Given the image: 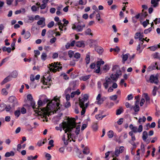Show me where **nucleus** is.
I'll return each mask as SVG.
<instances>
[{
	"mask_svg": "<svg viewBox=\"0 0 160 160\" xmlns=\"http://www.w3.org/2000/svg\"><path fill=\"white\" fill-rule=\"evenodd\" d=\"M59 99L57 97H54L53 99L49 102L47 105L46 108H43L40 110L39 109L38 111V114L41 116L42 118H45V121H48V118L47 115L48 112L52 111L56 112L60 109Z\"/></svg>",
	"mask_w": 160,
	"mask_h": 160,
	"instance_id": "f257e3e1",
	"label": "nucleus"
},
{
	"mask_svg": "<svg viewBox=\"0 0 160 160\" xmlns=\"http://www.w3.org/2000/svg\"><path fill=\"white\" fill-rule=\"evenodd\" d=\"M67 132L69 133L67 134V138H66L65 135H64L62 138V140L64 141L65 145H67L68 142H71L70 138L71 136L75 135H78L79 133L80 132V126H76L75 122V119H72L69 120V124Z\"/></svg>",
	"mask_w": 160,
	"mask_h": 160,
	"instance_id": "f03ea898",
	"label": "nucleus"
},
{
	"mask_svg": "<svg viewBox=\"0 0 160 160\" xmlns=\"http://www.w3.org/2000/svg\"><path fill=\"white\" fill-rule=\"evenodd\" d=\"M113 71L115 73L112 74L110 77L111 79L112 80L116 81L119 76L121 75V72L117 66H115L112 68Z\"/></svg>",
	"mask_w": 160,
	"mask_h": 160,
	"instance_id": "7ed1b4c3",
	"label": "nucleus"
},
{
	"mask_svg": "<svg viewBox=\"0 0 160 160\" xmlns=\"http://www.w3.org/2000/svg\"><path fill=\"white\" fill-rule=\"evenodd\" d=\"M49 67L50 71L53 72H56L57 71H59L62 68V67L60 66V63L57 62L54 63H52L49 64Z\"/></svg>",
	"mask_w": 160,
	"mask_h": 160,
	"instance_id": "20e7f679",
	"label": "nucleus"
},
{
	"mask_svg": "<svg viewBox=\"0 0 160 160\" xmlns=\"http://www.w3.org/2000/svg\"><path fill=\"white\" fill-rule=\"evenodd\" d=\"M43 78V79L41 81V82L44 84L49 85V86L48 87L49 88V86L51 85V77L49 74L48 73L44 75Z\"/></svg>",
	"mask_w": 160,
	"mask_h": 160,
	"instance_id": "39448f33",
	"label": "nucleus"
},
{
	"mask_svg": "<svg viewBox=\"0 0 160 160\" xmlns=\"http://www.w3.org/2000/svg\"><path fill=\"white\" fill-rule=\"evenodd\" d=\"M18 75V72L16 71H13L11 74V76H9L5 78L1 82V84L3 85L7 82L10 81L11 79V77L15 78Z\"/></svg>",
	"mask_w": 160,
	"mask_h": 160,
	"instance_id": "423d86ee",
	"label": "nucleus"
},
{
	"mask_svg": "<svg viewBox=\"0 0 160 160\" xmlns=\"http://www.w3.org/2000/svg\"><path fill=\"white\" fill-rule=\"evenodd\" d=\"M124 150V147L123 146H120L115 148L114 152H111L112 155V157L115 156L116 157H118L119 154L123 152Z\"/></svg>",
	"mask_w": 160,
	"mask_h": 160,
	"instance_id": "0eeeda50",
	"label": "nucleus"
},
{
	"mask_svg": "<svg viewBox=\"0 0 160 160\" xmlns=\"http://www.w3.org/2000/svg\"><path fill=\"white\" fill-rule=\"evenodd\" d=\"M129 127L134 133L141 132L142 131V126L141 125H139L138 128L134 126L132 124H130Z\"/></svg>",
	"mask_w": 160,
	"mask_h": 160,
	"instance_id": "6e6552de",
	"label": "nucleus"
},
{
	"mask_svg": "<svg viewBox=\"0 0 160 160\" xmlns=\"http://www.w3.org/2000/svg\"><path fill=\"white\" fill-rule=\"evenodd\" d=\"M88 95L87 94H85L83 95L82 98L79 99V106L80 107H85V104H84L85 102L87 101L88 98Z\"/></svg>",
	"mask_w": 160,
	"mask_h": 160,
	"instance_id": "1a4fd4ad",
	"label": "nucleus"
},
{
	"mask_svg": "<svg viewBox=\"0 0 160 160\" xmlns=\"http://www.w3.org/2000/svg\"><path fill=\"white\" fill-rule=\"evenodd\" d=\"M85 27V24H83L82 25H81L79 24H73L72 26V28L73 29L75 30L77 32H80L82 31L83 28Z\"/></svg>",
	"mask_w": 160,
	"mask_h": 160,
	"instance_id": "9d476101",
	"label": "nucleus"
},
{
	"mask_svg": "<svg viewBox=\"0 0 160 160\" xmlns=\"http://www.w3.org/2000/svg\"><path fill=\"white\" fill-rule=\"evenodd\" d=\"M101 97L102 95L101 94L99 93L98 95L96 98L97 101L96 102L97 104L100 105L102 104L103 101L106 100V98L105 97Z\"/></svg>",
	"mask_w": 160,
	"mask_h": 160,
	"instance_id": "9b49d317",
	"label": "nucleus"
},
{
	"mask_svg": "<svg viewBox=\"0 0 160 160\" xmlns=\"http://www.w3.org/2000/svg\"><path fill=\"white\" fill-rule=\"evenodd\" d=\"M147 82L157 84L158 82V80L157 77L152 75L150 77L149 80H147Z\"/></svg>",
	"mask_w": 160,
	"mask_h": 160,
	"instance_id": "f8f14e48",
	"label": "nucleus"
},
{
	"mask_svg": "<svg viewBox=\"0 0 160 160\" xmlns=\"http://www.w3.org/2000/svg\"><path fill=\"white\" fill-rule=\"evenodd\" d=\"M69 124V120L68 121L67 123L66 122H63L59 124V127L62 128L63 130L64 131L65 133L67 132L68 128V126Z\"/></svg>",
	"mask_w": 160,
	"mask_h": 160,
	"instance_id": "ddd939ff",
	"label": "nucleus"
},
{
	"mask_svg": "<svg viewBox=\"0 0 160 160\" xmlns=\"http://www.w3.org/2000/svg\"><path fill=\"white\" fill-rule=\"evenodd\" d=\"M112 81L110 78H106L105 82L103 83V85L106 89L108 88V86L112 83Z\"/></svg>",
	"mask_w": 160,
	"mask_h": 160,
	"instance_id": "4468645a",
	"label": "nucleus"
},
{
	"mask_svg": "<svg viewBox=\"0 0 160 160\" xmlns=\"http://www.w3.org/2000/svg\"><path fill=\"white\" fill-rule=\"evenodd\" d=\"M75 87L76 85L74 83H72L70 84L69 87L65 91V93L66 94L67 93L69 94V93L71 92L72 90H73L75 89Z\"/></svg>",
	"mask_w": 160,
	"mask_h": 160,
	"instance_id": "2eb2a0df",
	"label": "nucleus"
},
{
	"mask_svg": "<svg viewBox=\"0 0 160 160\" xmlns=\"http://www.w3.org/2000/svg\"><path fill=\"white\" fill-rule=\"evenodd\" d=\"M143 37L142 33H141L140 32H137L135 34L134 38L136 39H138L139 41L142 42L141 44H142L143 42V40H145L144 38H143Z\"/></svg>",
	"mask_w": 160,
	"mask_h": 160,
	"instance_id": "dca6fc26",
	"label": "nucleus"
},
{
	"mask_svg": "<svg viewBox=\"0 0 160 160\" xmlns=\"http://www.w3.org/2000/svg\"><path fill=\"white\" fill-rule=\"evenodd\" d=\"M104 62L103 61L101 60L98 61L97 62L96 67L97 69L96 70L95 72L97 73H99L100 70V67L101 65H103L104 64Z\"/></svg>",
	"mask_w": 160,
	"mask_h": 160,
	"instance_id": "f3484780",
	"label": "nucleus"
},
{
	"mask_svg": "<svg viewBox=\"0 0 160 160\" xmlns=\"http://www.w3.org/2000/svg\"><path fill=\"white\" fill-rule=\"evenodd\" d=\"M8 100L10 102L13 103L14 106L18 104L17 99L14 96L10 97L8 98Z\"/></svg>",
	"mask_w": 160,
	"mask_h": 160,
	"instance_id": "a211bd4d",
	"label": "nucleus"
},
{
	"mask_svg": "<svg viewBox=\"0 0 160 160\" xmlns=\"http://www.w3.org/2000/svg\"><path fill=\"white\" fill-rule=\"evenodd\" d=\"M157 65V62H155L152 63L150 66H149L148 68V71H151L152 70L156 69H158V66L156 67Z\"/></svg>",
	"mask_w": 160,
	"mask_h": 160,
	"instance_id": "6ab92c4d",
	"label": "nucleus"
},
{
	"mask_svg": "<svg viewBox=\"0 0 160 160\" xmlns=\"http://www.w3.org/2000/svg\"><path fill=\"white\" fill-rule=\"evenodd\" d=\"M142 98L145 99L146 101V104H148L150 103V98L149 97L148 93H143L142 95Z\"/></svg>",
	"mask_w": 160,
	"mask_h": 160,
	"instance_id": "aec40b11",
	"label": "nucleus"
},
{
	"mask_svg": "<svg viewBox=\"0 0 160 160\" xmlns=\"http://www.w3.org/2000/svg\"><path fill=\"white\" fill-rule=\"evenodd\" d=\"M31 102V106H32V107L34 109H36V110H34V111L36 113L38 114V111H37V110H38L39 109L40 110L41 109H42V108H38V107H37V105H35V103L34 101H32Z\"/></svg>",
	"mask_w": 160,
	"mask_h": 160,
	"instance_id": "412c9836",
	"label": "nucleus"
},
{
	"mask_svg": "<svg viewBox=\"0 0 160 160\" xmlns=\"http://www.w3.org/2000/svg\"><path fill=\"white\" fill-rule=\"evenodd\" d=\"M148 137V134L147 132L146 131H144L142 134V139L143 140L147 143H149V142L147 139Z\"/></svg>",
	"mask_w": 160,
	"mask_h": 160,
	"instance_id": "4be33fe9",
	"label": "nucleus"
},
{
	"mask_svg": "<svg viewBox=\"0 0 160 160\" xmlns=\"http://www.w3.org/2000/svg\"><path fill=\"white\" fill-rule=\"evenodd\" d=\"M76 45L78 47L84 48L85 46L84 42L83 41H79L76 42Z\"/></svg>",
	"mask_w": 160,
	"mask_h": 160,
	"instance_id": "5701e85b",
	"label": "nucleus"
},
{
	"mask_svg": "<svg viewBox=\"0 0 160 160\" xmlns=\"http://www.w3.org/2000/svg\"><path fill=\"white\" fill-rule=\"evenodd\" d=\"M139 101L136 100L135 102V106L133 107L132 109H133L135 112H138L139 110V107L138 105Z\"/></svg>",
	"mask_w": 160,
	"mask_h": 160,
	"instance_id": "b1692460",
	"label": "nucleus"
},
{
	"mask_svg": "<svg viewBox=\"0 0 160 160\" xmlns=\"http://www.w3.org/2000/svg\"><path fill=\"white\" fill-rule=\"evenodd\" d=\"M95 49L99 54H102L103 51L102 48L100 46H96Z\"/></svg>",
	"mask_w": 160,
	"mask_h": 160,
	"instance_id": "393cba45",
	"label": "nucleus"
},
{
	"mask_svg": "<svg viewBox=\"0 0 160 160\" xmlns=\"http://www.w3.org/2000/svg\"><path fill=\"white\" fill-rule=\"evenodd\" d=\"M129 54L128 53L122 55V61L123 63H124L129 58Z\"/></svg>",
	"mask_w": 160,
	"mask_h": 160,
	"instance_id": "a878e982",
	"label": "nucleus"
},
{
	"mask_svg": "<svg viewBox=\"0 0 160 160\" xmlns=\"http://www.w3.org/2000/svg\"><path fill=\"white\" fill-rule=\"evenodd\" d=\"M41 98V99L42 100L44 105L47 103L49 100L45 95H43L42 96Z\"/></svg>",
	"mask_w": 160,
	"mask_h": 160,
	"instance_id": "bb28decb",
	"label": "nucleus"
},
{
	"mask_svg": "<svg viewBox=\"0 0 160 160\" xmlns=\"http://www.w3.org/2000/svg\"><path fill=\"white\" fill-rule=\"evenodd\" d=\"M90 53L88 52L86 55V57L85 58V61L87 64H88L90 62Z\"/></svg>",
	"mask_w": 160,
	"mask_h": 160,
	"instance_id": "cd10ccee",
	"label": "nucleus"
},
{
	"mask_svg": "<svg viewBox=\"0 0 160 160\" xmlns=\"http://www.w3.org/2000/svg\"><path fill=\"white\" fill-rule=\"evenodd\" d=\"M90 75L82 76L79 79L80 80L86 81L88 79L90 78Z\"/></svg>",
	"mask_w": 160,
	"mask_h": 160,
	"instance_id": "c85d7f7f",
	"label": "nucleus"
},
{
	"mask_svg": "<svg viewBox=\"0 0 160 160\" xmlns=\"http://www.w3.org/2000/svg\"><path fill=\"white\" fill-rule=\"evenodd\" d=\"M87 3V0H79L78 1V4L80 5H85Z\"/></svg>",
	"mask_w": 160,
	"mask_h": 160,
	"instance_id": "c756f323",
	"label": "nucleus"
},
{
	"mask_svg": "<svg viewBox=\"0 0 160 160\" xmlns=\"http://www.w3.org/2000/svg\"><path fill=\"white\" fill-rule=\"evenodd\" d=\"M80 93V92L79 89L77 90L75 92H72L71 93V97L73 98L74 97L75 95H78Z\"/></svg>",
	"mask_w": 160,
	"mask_h": 160,
	"instance_id": "7c9ffc66",
	"label": "nucleus"
},
{
	"mask_svg": "<svg viewBox=\"0 0 160 160\" xmlns=\"http://www.w3.org/2000/svg\"><path fill=\"white\" fill-rule=\"evenodd\" d=\"M14 155V152L12 151H11L10 152H7L5 155L6 157H9L11 156H13Z\"/></svg>",
	"mask_w": 160,
	"mask_h": 160,
	"instance_id": "2f4dec72",
	"label": "nucleus"
},
{
	"mask_svg": "<svg viewBox=\"0 0 160 160\" xmlns=\"http://www.w3.org/2000/svg\"><path fill=\"white\" fill-rule=\"evenodd\" d=\"M107 135L109 138H112L114 136V132L110 130L107 132Z\"/></svg>",
	"mask_w": 160,
	"mask_h": 160,
	"instance_id": "473e14b6",
	"label": "nucleus"
},
{
	"mask_svg": "<svg viewBox=\"0 0 160 160\" xmlns=\"http://www.w3.org/2000/svg\"><path fill=\"white\" fill-rule=\"evenodd\" d=\"M158 88L156 86H154L153 87V89L152 90V95L155 96L156 95L157 93V91L158 90Z\"/></svg>",
	"mask_w": 160,
	"mask_h": 160,
	"instance_id": "72a5a7b5",
	"label": "nucleus"
},
{
	"mask_svg": "<svg viewBox=\"0 0 160 160\" xmlns=\"http://www.w3.org/2000/svg\"><path fill=\"white\" fill-rule=\"evenodd\" d=\"M83 153L85 154H88L90 153L89 149L87 147H85L83 150Z\"/></svg>",
	"mask_w": 160,
	"mask_h": 160,
	"instance_id": "f704fd0d",
	"label": "nucleus"
},
{
	"mask_svg": "<svg viewBox=\"0 0 160 160\" xmlns=\"http://www.w3.org/2000/svg\"><path fill=\"white\" fill-rule=\"evenodd\" d=\"M146 120V118L145 117L143 116L142 118H140L139 119L138 122L140 123L144 122Z\"/></svg>",
	"mask_w": 160,
	"mask_h": 160,
	"instance_id": "c9c22d12",
	"label": "nucleus"
},
{
	"mask_svg": "<svg viewBox=\"0 0 160 160\" xmlns=\"http://www.w3.org/2000/svg\"><path fill=\"white\" fill-rule=\"evenodd\" d=\"M45 19L44 18H42L41 20H39L37 24L39 25H41L43 24H45L44 21Z\"/></svg>",
	"mask_w": 160,
	"mask_h": 160,
	"instance_id": "e433bc0d",
	"label": "nucleus"
},
{
	"mask_svg": "<svg viewBox=\"0 0 160 160\" xmlns=\"http://www.w3.org/2000/svg\"><path fill=\"white\" fill-rule=\"evenodd\" d=\"M28 20L27 22L28 23H31L33 22L34 20V18L32 16H28Z\"/></svg>",
	"mask_w": 160,
	"mask_h": 160,
	"instance_id": "4c0bfd02",
	"label": "nucleus"
},
{
	"mask_svg": "<svg viewBox=\"0 0 160 160\" xmlns=\"http://www.w3.org/2000/svg\"><path fill=\"white\" fill-rule=\"evenodd\" d=\"M57 24L59 26V29L61 31H62L63 30L62 28L65 27L63 25V24L61 23V21H60V22H58Z\"/></svg>",
	"mask_w": 160,
	"mask_h": 160,
	"instance_id": "58836bf2",
	"label": "nucleus"
},
{
	"mask_svg": "<svg viewBox=\"0 0 160 160\" xmlns=\"http://www.w3.org/2000/svg\"><path fill=\"white\" fill-rule=\"evenodd\" d=\"M47 55L46 53L43 52L41 55V59L45 61L47 58Z\"/></svg>",
	"mask_w": 160,
	"mask_h": 160,
	"instance_id": "ea45409f",
	"label": "nucleus"
},
{
	"mask_svg": "<svg viewBox=\"0 0 160 160\" xmlns=\"http://www.w3.org/2000/svg\"><path fill=\"white\" fill-rule=\"evenodd\" d=\"M88 106V104L87 103L85 104V107H81L82 108V111L81 112V113L82 115L84 114L85 112V109Z\"/></svg>",
	"mask_w": 160,
	"mask_h": 160,
	"instance_id": "a19ab883",
	"label": "nucleus"
},
{
	"mask_svg": "<svg viewBox=\"0 0 160 160\" xmlns=\"http://www.w3.org/2000/svg\"><path fill=\"white\" fill-rule=\"evenodd\" d=\"M76 150L77 151V154L79 158H82L83 157V156L82 155L81 152L78 149L76 148Z\"/></svg>",
	"mask_w": 160,
	"mask_h": 160,
	"instance_id": "79ce46f5",
	"label": "nucleus"
},
{
	"mask_svg": "<svg viewBox=\"0 0 160 160\" xmlns=\"http://www.w3.org/2000/svg\"><path fill=\"white\" fill-rule=\"evenodd\" d=\"M30 36L31 34L30 32L28 31H27L25 32L24 38L25 39H27L30 37Z\"/></svg>",
	"mask_w": 160,
	"mask_h": 160,
	"instance_id": "37998d69",
	"label": "nucleus"
},
{
	"mask_svg": "<svg viewBox=\"0 0 160 160\" xmlns=\"http://www.w3.org/2000/svg\"><path fill=\"white\" fill-rule=\"evenodd\" d=\"M151 3L153 5L154 7H156L158 5V3L156 1V0H151Z\"/></svg>",
	"mask_w": 160,
	"mask_h": 160,
	"instance_id": "c03bdc74",
	"label": "nucleus"
},
{
	"mask_svg": "<svg viewBox=\"0 0 160 160\" xmlns=\"http://www.w3.org/2000/svg\"><path fill=\"white\" fill-rule=\"evenodd\" d=\"M109 69V66L108 65H105L102 68V70L103 71L106 72H107Z\"/></svg>",
	"mask_w": 160,
	"mask_h": 160,
	"instance_id": "a18cd8bd",
	"label": "nucleus"
},
{
	"mask_svg": "<svg viewBox=\"0 0 160 160\" xmlns=\"http://www.w3.org/2000/svg\"><path fill=\"white\" fill-rule=\"evenodd\" d=\"M38 106L37 107L38 108L43 106L44 105L42 102V100L41 99V98H40L39 100L38 101Z\"/></svg>",
	"mask_w": 160,
	"mask_h": 160,
	"instance_id": "49530a36",
	"label": "nucleus"
},
{
	"mask_svg": "<svg viewBox=\"0 0 160 160\" xmlns=\"http://www.w3.org/2000/svg\"><path fill=\"white\" fill-rule=\"evenodd\" d=\"M2 50L3 51H7L8 52L10 53L11 52V49L10 48L4 47L2 48Z\"/></svg>",
	"mask_w": 160,
	"mask_h": 160,
	"instance_id": "de8ad7c7",
	"label": "nucleus"
},
{
	"mask_svg": "<svg viewBox=\"0 0 160 160\" xmlns=\"http://www.w3.org/2000/svg\"><path fill=\"white\" fill-rule=\"evenodd\" d=\"M117 98L118 96L116 95L111 96L109 97L110 99L112 101H116Z\"/></svg>",
	"mask_w": 160,
	"mask_h": 160,
	"instance_id": "09e8293b",
	"label": "nucleus"
},
{
	"mask_svg": "<svg viewBox=\"0 0 160 160\" xmlns=\"http://www.w3.org/2000/svg\"><path fill=\"white\" fill-rule=\"evenodd\" d=\"M54 25V22L53 21H51L49 23L48 25V27L49 28L52 27Z\"/></svg>",
	"mask_w": 160,
	"mask_h": 160,
	"instance_id": "8fccbe9b",
	"label": "nucleus"
},
{
	"mask_svg": "<svg viewBox=\"0 0 160 160\" xmlns=\"http://www.w3.org/2000/svg\"><path fill=\"white\" fill-rule=\"evenodd\" d=\"M96 18L98 21H100L101 23H102L103 22V20L101 19L100 15L99 13H98L96 15Z\"/></svg>",
	"mask_w": 160,
	"mask_h": 160,
	"instance_id": "3c124183",
	"label": "nucleus"
},
{
	"mask_svg": "<svg viewBox=\"0 0 160 160\" xmlns=\"http://www.w3.org/2000/svg\"><path fill=\"white\" fill-rule=\"evenodd\" d=\"M149 48L150 49L151 51H154L157 49L158 47L157 45H156L149 47Z\"/></svg>",
	"mask_w": 160,
	"mask_h": 160,
	"instance_id": "603ef678",
	"label": "nucleus"
},
{
	"mask_svg": "<svg viewBox=\"0 0 160 160\" xmlns=\"http://www.w3.org/2000/svg\"><path fill=\"white\" fill-rule=\"evenodd\" d=\"M20 110H17L16 111L14 112V114L15 116L18 118L20 114Z\"/></svg>",
	"mask_w": 160,
	"mask_h": 160,
	"instance_id": "864d4df0",
	"label": "nucleus"
},
{
	"mask_svg": "<svg viewBox=\"0 0 160 160\" xmlns=\"http://www.w3.org/2000/svg\"><path fill=\"white\" fill-rule=\"evenodd\" d=\"M2 94L4 95H6L8 94V92L5 88H3L2 90Z\"/></svg>",
	"mask_w": 160,
	"mask_h": 160,
	"instance_id": "5fc2aeb1",
	"label": "nucleus"
},
{
	"mask_svg": "<svg viewBox=\"0 0 160 160\" xmlns=\"http://www.w3.org/2000/svg\"><path fill=\"white\" fill-rule=\"evenodd\" d=\"M5 105L4 104L0 105V112H1L5 110Z\"/></svg>",
	"mask_w": 160,
	"mask_h": 160,
	"instance_id": "6e6d98bb",
	"label": "nucleus"
},
{
	"mask_svg": "<svg viewBox=\"0 0 160 160\" xmlns=\"http://www.w3.org/2000/svg\"><path fill=\"white\" fill-rule=\"evenodd\" d=\"M125 106L127 108H129L131 110L132 109L133 106L130 105L128 102L125 103Z\"/></svg>",
	"mask_w": 160,
	"mask_h": 160,
	"instance_id": "4d7b16f0",
	"label": "nucleus"
},
{
	"mask_svg": "<svg viewBox=\"0 0 160 160\" xmlns=\"http://www.w3.org/2000/svg\"><path fill=\"white\" fill-rule=\"evenodd\" d=\"M153 57L154 58H159V53L158 52H155L152 55Z\"/></svg>",
	"mask_w": 160,
	"mask_h": 160,
	"instance_id": "13d9d810",
	"label": "nucleus"
},
{
	"mask_svg": "<svg viewBox=\"0 0 160 160\" xmlns=\"http://www.w3.org/2000/svg\"><path fill=\"white\" fill-rule=\"evenodd\" d=\"M91 30L90 28L87 29L85 32V33L88 35H92V34L91 33Z\"/></svg>",
	"mask_w": 160,
	"mask_h": 160,
	"instance_id": "bf43d9fd",
	"label": "nucleus"
},
{
	"mask_svg": "<svg viewBox=\"0 0 160 160\" xmlns=\"http://www.w3.org/2000/svg\"><path fill=\"white\" fill-rule=\"evenodd\" d=\"M80 56H81L80 54L78 52L74 54V57L75 58H77V59H78V58H80Z\"/></svg>",
	"mask_w": 160,
	"mask_h": 160,
	"instance_id": "052dcab7",
	"label": "nucleus"
},
{
	"mask_svg": "<svg viewBox=\"0 0 160 160\" xmlns=\"http://www.w3.org/2000/svg\"><path fill=\"white\" fill-rule=\"evenodd\" d=\"M149 23V20H147L146 21H144L142 22V25L144 27H146Z\"/></svg>",
	"mask_w": 160,
	"mask_h": 160,
	"instance_id": "680f3d73",
	"label": "nucleus"
},
{
	"mask_svg": "<svg viewBox=\"0 0 160 160\" xmlns=\"http://www.w3.org/2000/svg\"><path fill=\"white\" fill-rule=\"evenodd\" d=\"M56 40V38L55 37H53V38L51 39L50 41V42L51 44H52L55 42Z\"/></svg>",
	"mask_w": 160,
	"mask_h": 160,
	"instance_id": "e2e57ef3",
	"label": "nucleus"
},
{
	"mask_svg": "<svg viewBox=\"0 0 160 160\" xmlns=\"http://www.w3.org/2000/svg\"><path fill=\"white\" fill-rule=\"evenodd\" d=\"M69 57L71 58L74 55V52L71 50L69 51L68 52Z\"/></svg>",
	"mask_w": 160,
	"mask_h": 160,
	"instance_id": "0e129e2a",
	"label": "nucleus"
},
{
	"mask_svg": "<svg viewBox=\"0 0 160 160\" xmlns=\"http://www.w3.org/2000/svg\"><path fill=\"white\" fill-rule=\"evenodd\" d=\"M47 4L45 3H43L40 6V8L41 9H45L47 5Z\"/></svg>",
	"mask_w": 160,
	"mask_h": 160,
	"instance_id": "69168bd1",
	"label": "nucleus"
},
{
	"mask_svg": "<svg viewBox=\"0 0 160 160\" xmlns=\"http://www.w3.org/2000/svg\"><path fill=\"white\" fill-rule=\"evenodd\" d=\"M38 8V7H37L35 5H33L31 9L32 11L35 12L37 10V8Z\"/></svg>",
	"mask_w": 160,
	"mask_h": 160,
	"instance_id": "338daca9",
	"label": "nucleus"
},
{
	"mask_svg": "<svg viewBox=\"0 0 160 160\" xmlns=\"http://www.w3.org/2000/svg\"><path fill=\"white\" fill-rule=\"evenodd\" d=\"M45 157L47 158V160H50L51 158V156L50 154L46 153L45 154Z\"/></svg>",
	"mask_w": 160,
	"mask_h": 160,
	"instance_id": "774afa93",
	"label": "nucleus"
}]
</instances>
